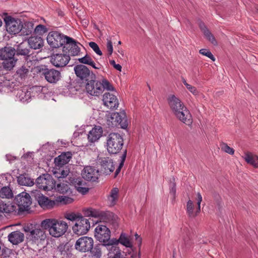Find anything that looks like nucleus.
Listing matches in <instances>:
<instances>
[{
  "mask_svg": "<svg viewBox=\"0 0 258 258\" xmlns=\"http://www.w3.org/2000/svg\"><path fill=\"white\" fill-rule=\"evenodd\" d=\"M41 226L44 229H47L49 234L54 237H59L67 231L68 226L63 221L55 219H46L41 223Z\"/></svg>",
  "mask_w": 258,
  "mask_h": 258,
  "instance_id": "obj_1",
  "label": "nucleus"
},
{
  "mask_svg": "<svg viewBox=\"0 0 258 258\" xmlns=\"http://www.w3.org/2000/svg\"><path fill=\"white\" fill-rule=\"evenodd\" d=\"M14 201L15 203L18 207V210L20 212L28 211L32 203L30 196L25 192H22L17 195Z\"/></svg>",
  "mask_w": 258,
  "mask_h": 258,
  "instance_id": "obj_10",
  "label": "nucleus"
},
{
  "mask_svg": "<svg viewBox=\"0 0 258 258\" xmlns=\"http://www.w3.org/2000/svg\"><path fill=\"white\" fill-rule=\"evenodd\" d=\"M111 118L112 121L115 122V125H116L117 123L120 125V127L122 128L126 129L127 128V120L124 112L112 113L111 115Z\"/></svg>",
  "mask_w": 258,
  "mask_h": 258,
  "instance_id": "obj_25",
  "label": "nucleus"
},
{
  "mask_svg": "<svg viewBox=\"0 0 258 258\" xmlns=\"http://www.w3.org/2000/svg\"><path fill=\"white\" fill-rule=\"evenodd\" d=\"M0 197L2 198L11 199L13 197L12 189L9 186H4L0 190Z\"/></svg>",
  "mask_w": 258,
  "mask_h": 258,
  "instance_id": "obj_43",
  "label": "nucleus"
},
{
  "mask_svg": "<svg viewBox=\"0 0 258 258\" xmlns=\"http://www.w3.org/2000/svg\"><path fill=\"white\" fill-rule=\"evenodd\" d=\"M221 150L230 154L233 155L234 153V150L229 147L227 144L222 143L220 145Z\"/></svg>",
  "mask_w": 258,
  "mask_h": 258,
  "instance_id": "obj_50",
  "label": "nucleus"
},
{
  "mask_svg": "<svg viewBox=\"0 0 258 258\" xmlns=\"http://www.w3.org/2000/svg\"><path fill=\"white\" fill-rule=\"evenodd\" d=\"M15 48L6 46L0 49V59L3 60L2 66L4 70L11 71L16 65L18 60L15 57Z\"/></svg>",
  "mask_w": 258,
  "mask_h": 258,
  "instance_id": "obj_2",
  "label": "nucleus"
},
{
  "mask_svg": "<svg viewBox=\"0 0 258 258\" xmlns=\"http://www.w3.org/2000/svg\"><path fill=\"white\" fill-rule=\"evenodd\" d=\"M72 154L70 152L61 153L54 159L55 163L59 166H62L67 164L72 158Z\"/></svg>",
  "mask_w": 258,
  "mask_h": 258,
  "instance_id": "obj_34",
  "label": "nucleus"
},
{
  "mask_svg": "<svg viewBox=\"0 0 258 258\" xmlns=\"http://www.w3.org/2000/svg\"><path fill=\"white\" fill-rule=\"evenodd\" d=\"M15 50L16 51V56H22L27 63H28L29 62L32 61L30 59L32 54L31 52L32 50L27 43L22 42L16 45L15 48Z\"/></svg>",
  "mask_w": 258,
  "mask_h": 258,
  "instance_id": "obj_15",
  "label": "nucleus"
},
{
  "mask_svg": "<svg viewBox=\"0 0 258 258\" xmlns=\"http://www.w3.org/2000/svg\"><path fill=\"white\" fill-rule=\"evenodd\" d=\"M170 192L172 193L174 196L176 192V188H175V184H173V187L170 189Z\"/></svg>",
  "mask_w": 258,
  "mask_h": 258,
  "instance_id": "obj_62",
  "label": "nucleus"
},
{
  "mask_svg": "<svg viewBox=\"0 0 258 258\" xmlns=\"http://www.w3.org/2000/svg\"><path fill=\"white\" fill-rule=\"evenodd\" d=\"M186 88L194 95H198L199 92L195 87L189 84L188 85H187Z\"/></svg>",
  "mask_w": 258,
  "mask_h": 258,
  "instance_id": "obj_60",
  "label": "nucleus"
},
{
  "mask_svg": "<svg viewBox=\"0 0 258 258\" xmlns=\"http://www.w3.org/2000/svg\"><path fill=\"white\" fill-rule=\"evenodd\" d=\"M83 185H84L83 181L78 180V181H76V183L75 184V187L78 191L84 195L89 191V188L87 187H83Z\"/></svg>",
  "mask_w": 258,
  "mask_h": 258,
  "instance_id": "obj_46",
  "label": "nucleus"
},
{
  "mask_svg": "<svg viewBox=\"0 0 258 258\" xmlns=\"http://www.w3.org/2000/svg\"><path fill=\"white\" fill-rule=\"evenodd\" d=\"M66 37H69L57 31H51L47 36L48 44L52 48H58L66 44Z\"/></svg>",
  "mask_w": 258,
  "mask_h": 258,
  "instance_id": "obj_6",
  "label": "nucleus"
},
{
  "mask_svg": "<svg viewBox=\"0 0 258 258\" xmlns=\"http://www.w3.org/2000/svg\"><path fill=\"white\" fill-rule=\"evenodd\" d=\"M254 13H255L256 14H258V6L254 5V8L252 10Z\"/></svg>",
  "mask_w": 258,
  "mask_h": 258,
  "instance_id": "obj_64",
  "label": "nucleus"
},
{
  "mask_svg": "<svg viewBox=\"0 0 258 258\" xmlns=\"http://www.w3.org/2000/svg\"><path fill=\"white\" fill-rule=\"evenodd\" d=\"M99 170L92 166L84 167L82 172V177L88 181H95L98 179Z\"/></svg>",
  "mask_w": 258,
  "mask_h": 258,
  "instance_id": "obj_24",
  "label": "nucleus"
},
{
  "mask_svg": "<svg viewBox=\"0 0 258 258\" xmlns=\"http://www.w3.org/2000/svg\"><path fill=\"white\" fill-rule=\"evenodd\" d=\"M42 75L47 82L53 84H56L61 77L60 72L54 69L45 68L42 71Z\"/></svg>",
  "mask_w": 258,
  "mask_h": 258,
  "instance_id": "obj_18",
  "label": "nucleus"
},
{
  "mask_svg": "<svg viewBox=\"0 0 258 258\" xmlns=\"http://www.w3.org/2000/svg\"><path fill=\"white\" fill-rule=\"evenodd\" d=\"M119 190L117 187H113L108 196V200L112 205H114L118 198Z\"/></svg>",
  "mask_w": 258,
  "mask_h": 258,
  "instance_id": "obj_41",
  "label": "nucleus"
},
{
  "mask_svg": "<svg viewBox=\"0 0 258 258\" xmlns=\"http://www.w3.org/2000/svg\"><path fill=\"white\" fill-rule=\"evenodd\" d=\"M70 173V170L68 168H63L60 170L59 176H57L58 180L61 181L66 177Z\"/></svg>",
  "mask_w": 258,
  "mask_h": 258,
  "instance_id": "obj_55",
  "label": "nucleus"
},
{
  "mask_svg": "<svg viewBox=\"0 0 258 258\" xmlns=\"http://www.w3.org/2000/svg\"><path fill=\"white\" fill-rule=\"evenodd\" d=\"M36 199L40 206L44 209H51L56 204L54 201L49 200L48 198L41 194H38Z\"/></svg>",
  "mask_w": 258,
  "mask_h": 258,
  "instance_id": "obj_26",
  "label": "nucleus"
},
{
  "mask_svg": "<svg viewBox=\"0 0 258 258\" xmlns=\"http://www.w3.org/2000/svg\"><path fill=\"white\" fill-rule=\"evenodd\" d=\"M82 215L80 214H76L74 213H68L66 215L65 218L71 221H75L77 222V220L79 219V217Z\"/></svg>",
  "mask_w": 258,
  "mask_h": 258,
  "instance_id": "obj_57",
  "label": "nucleus"
},
{
  "mask_svg": "<svg viewBox=\"0 0 258 258\" xmlns=\"http://www.w3.org/2000/svg\"><path fill=\"white\" fill-rule=\"evenodd\" d=\"M102 101L104 105L112 110L117 109L119 105L116 96L109 92L104 94Z\"/></svg>",
  "mask_w": 258,
  "mask_h": 258,
  "instance_id": "obj_23",
  "label": "nucleus"
},
{
  "mask_svg": "<svg viewBox=\"0 0 258 258\" xmlns=\"http://www.w3.org/2000/svg\"><path fill=\"white\" fill-rule=\"evenodd\" d=\"M18 183L21 185L31 186L34 185V180L31 178L28 174L20 175L17 178Z\"/></svg>",
  "mask_w": 258,
  "mask_h": 258,
  "instance_id": "obj_36",
  "label": "nucleus"
},
{
  "mask_svg": "<svg viewBox=\"0 0 258 258\" xmlns=\"http://www.w3.org/2000/svg\"><path fill=\"white\" fill-rule=\"evenodd\" d=\"M118 243H120L126 247H129V237L126 234L122 232L120 234L118 239L116 238L111 239L110 245V248L112 246H117Z\"/></svg>",
  "mask_w": 258,
  "mask_h": 258,
  "instance_id": "obj_31",
  "label": "nucleus"
},
{
  "mask_svg": "<svg viewBox=\"0 0 258 258\" xmlns=\"http://www.w3.org/2000/svg\"><path fill=\"white\" fill-rule=\"evenodd\" d=\"M99 219L103 222H108L114 218V214L109 211H101Z\"/></svg>",
  "mask_w": 258,
  "mask_h": 258,
  "instance_id": "obj_42",
  "label": "nucleus"
},
{
  "mask_svg": "<svg viewBox=\"0 0 258 258\" xmlns=\"http://www.w3.org/2000/svg\"><path fill=\"white\" fill-rule=\"evenodd\" d=\"M9 241L13 245H18L24 240V234L19 230L13 231L8 235Z\"/></svg>",
  "mask_w": 258,
  "mask_h": 258,
  "instance_id": "obj_27",
  "label": "nucleus"
},
{
  "mask_svg": "<svg viewBox=\"0 0 258 258\" xmlns=\"http://www.w3.org/2000/svg\"><path fill=\"white\" fill-rule=\"evenodd\" d=\"M94 245L93 239L88 236L79 238L75 244V249L81 252H91Z\"/></svg>",
  "mask_w": 258,
  "mask_h": 258,
  "instance_id": "obj_11",
  "label": "nucleus"
},
{
  "mask_svg": "<svg viewBox=\"0 0 258 258\" xmlns=\"http://www.w3.org/2000/svg\"><path fill=\"white\" fill-rule=\"evenodd\" d=\"M47 31V28L43 25H38L34 28V33L39 35H42Z\"/></svg>",
  "mask_w": 258,
  "mask_h": 258,
  "instance_id": "obj_48",
  "label": "nucleus"
},
{
  "mask_svg": "<svg viewBox=\"0 0 258 258\" xmlns=\"http://www.w3.org/2000/svg\"><path fill=\"white\" fill-rule=\"evenodd\" d=\"M126 154H127V150H125L123 154L122 155V156L121 157V159L120 163H119V165L118 168L116 169V171L115 172V174H114V177H115L120 172V169L122 167V166H123V165L124 164V162L125 158L126 157Z\"/></svg>",
  "mask_w": 258,
  "mask_h": 258,
  "instance_id": "obj_49",
  "label": "nucleus"
},
{
  "mask_svg": "<svg viewBox=\"0 0 258 258\" xmlns=\"http://www.w3.org/2000/svg\"><path fill=\"white\" fill-rule=\"evenodd\" d=\"M96 76L92 74L91 79L86 82L85 89L87 93L91 96H99L102 93L103 87L101 82L96 80Z\"/></svg>",
  "mask_w": 258,
  "mask_h": 258,
  "instance_id": "obj_8",
  "label": "nucleus"
},
{
  "mask_svg": "<svg viewBox=\"0 0 258 258\" xmlns=\"http://www.w3.org/2000/svg\"><path fill=\"white\" fill-rule=\"evenodd\" d=\"M17 90L16 97L17 99L22 103L28 102L31 97L30 91H28L27 89L25 88L20 90L18 89Z\"/></svg>",
  "mask_w": 258,
  "mask_h": 258,
  "instance_id": "obj_33",
  "label": "nucleus"
},
{
  "mask_svg": "<svg viewBox=\"0 0 258 258\" xmlns=\"http://www.w3.org/2000/svg\"><path fill=\"white\" fill-rule=\"evenodd\" d=\"M5 26L7 32L11 35H15L21 32L23 23L18 18H15L8 14H5L4 17Z\"/></svg>",
  "mask_w": 258,
  "mask_h": 258,
  "instance_id": "obj_4",
  "label": "nucleus"
},
{
  "mask_svg": "<svg viewBox=\"0 0 258 258\" xmlns=\"http://www.w3.org/2000/svg\"><path fill=\"white\" fill-rule=\"evenodd\" d=\"M89 46L94 50V51L98 55L102 56L103 53L101 50L100 49L98 44L94 42H90L89 43Z\"/></svg>",
  "mask_w": 258,
  "mask_h": 258,
  "instance_id": "obj_51",
  "label": "nucleus"
},
{
  "mask_svg": "<svg viewBox=\"0 0 258 258\" xmlns=\"http://www.w3.org/2000/svg\"><path fill=\"white\" fill-rule=\"evenodd\" d=\"M114 68L119 71H121L122 67L119 64H116L115 65H114Z\"/></svg>",
  "mask_w": 258,
  "mask_h": 258,
  "instance_id": "obj_63",
  "label": "nucleus"
},
{
  "mask_svg": "<svg viewBox=\"0 0 258 258\" xmlns=\"http://www.w3.org/2000/svg\"><path fill=\"white\" fill-rule=\"evenodd\" d=\"M167 101L173 114L181 109V108L185 106L180 99L174 95H170L168 96Z\"/></svg>",
  "mask_w": 258,
  "mask_h": 258,
  "instance_id": "obj_22",
  "label": "nucleus"
},
{
  "mask_svg": "<svg viewBox=\"0 0 258 258\" xmlns=\"http://www.w3.org/2000/svg\"><path fill=\"white\" fill-rule=\"evenodd\" d=\"M198 201H197V212H201V203L202 201V197L200 192L197 193Z\"/></svg>",
  "mask_w": 258,
  "mask_h": 258,
  "instance_id": "obj_59",
  "label": "nucleus"
},
{
  "mask_svg": "<svg viewBox=\"0 0 258 258\" xmlns=\"http://www.w3.org/2000/svg\"><path fill=\"white\" fill-rule=\"evenodd\" d=\"M34 31L33 28V24L31 22H26L23 24V28L22 29V32L23 35H29L32 33L33 31Z\"/></svg>",
  "mask_w": 258,
  "mask_h": 258,
  "instance_id": "obj_45",
  "label": "nucleus"
},
{
  "mask_svg": "<svg viewBox=\"0 0 258 258\" xmlns=\"http://www.w3.org/2000/svg\"><path fill=\"white\" fill-rule=\"evenodd\" d=\"M245 162L253 166L254 168H258V156L253 155L250 152L244 153V155L242 156Z\"/></svg>",
  "mask_w": 258,
  "mask_h": 258,
  "instance_id": "obj_35",
  "label": "nucleus"
},
{
  "mask_svg": "<svg viewBox=\"0 0 258 258\" xmlns=\"http://www.w3.org/2000/svg\"><path fill=\"white\" fill-rule=\"evenodd\" d=\"M24 230L26 233L27 241L32 244H38L46 238L45 232L43 230L40 228L33 229L32 225L24 227Z\"/></svg>",
  "mask_w": 258,
  "mask_h": 258,
  "instance_id": "obj_5",
  "label": "nucleus"
},
{
  "mask_svg": "<svg viewBox=\"0 0 258 258\" xmlns=\"http://www.w3.org/2000/svg\"><path fill=\"white\" fill-rule=\"evenodd\" d=\"M94 234L97 240L103 243L104 245L110 246V231L106 225L99 224L95 229Z\"/></svg>",
  "mask_w": 258,
  "mask_h": 258,
  "instance_id": "obj_7",
  "label": "nucleus"
},
{
  "mask_svg": "<svg viewBox=\"0 0 258 258\" xmlns=\"http://www.w3.org/2000/svg\"><path fill=\"white\" fill-rule=\"evenodd\" d=\"M64 182V180L61 181L58 180L57 183L56 182L55 186L54 188L55 190L61 194H66L70 189L69 185Z\"/></svg>",
  "mask_w": 258,
  "mask_h": 258,
  "instance_id": "obj_38",
  "label": "nucleus"
},
{
  "mask_svg": "<svg viewBox=\"0 0 258 258\" xmlns=\"http://www.w3.org/2000/svg\"><path fill=\"white\" fill-rule=\"evenodd\" d=\"M135 241L134 242L133 238L130 237V249L133 251V253H131L130 251V255L132 257L140 258V250L142 244V238L136 233L135 234Z\"/></svg>",
  "mask_w": 258,
  "mask_h": 258,
  "instance_id": "obj_21",
  "label": "nucleus"
},
{
  "mask_svg": "<svg viewBox=\"0 0 258 258\" xmlns=\"http://www.w3.org/2000/svg\"><path fill=\"white\" fill-rule=\"evenodd\" d=\"M199 52L200 54L206 56L208 57L211 59L213 61L215 60V58L214 57V55L212 54V53L211 52L210 50L207 49H201L200 50Z\"/></svg>",
  "mask_w": 258,
  "mask_h": 258,
  "instance_id": "obj_56",
  "label": "nucleus"
},
{
  "mask_svg": "<svg viewBox=\"0 0 258 258\" xmlns=\"http://www.w3.org/2000/svg\"><path fill=\"white\" fill-rule=\"evenodd\" d=\"M36 184L38 188L44 190H51L55 186L56 181L49 174H43L36 180Z\"/></svg>",
  "mask_w": 258,
  "mask_h": 258,
  "instance_id": "obj_9",
  "label": "nucleus"
},
{
  "mask_svg": "<svg viewBox=\"0 0 258 258\" xmlns=\"http://www.w3.org/2000/svg\"><path fill=\"white\" fill-rule=\"evenodd\" d=\"M102 127L99 125H95L89 132L88 135V139L90 142L94 143L100 139L102 136Z\"/></svg>",
  "mask_w": 258,
  "mask_h": 258,
  "instance_id": "obj_28",
  "label": "nucleus"
},
{
  "mask_svg": "<svg viewBox=\"0 0 258 258\" xmlns=\"http://www.w3.org/2000/svg\"><path fill=\"white\" fill-rule=\"evenodd\" d=\"M1 213L9 214L13 212H16L17 207L11 203L4 204L3 203L0 205Z\"/></svg>",
  "mask_w": 258,
  "mask_h": 258,
  "instance_id": "obj_39",
  "label": "nucleus"
},
{
  "mask_svg": "<svg viewBox=\"0 0 258 258\" xmlns=\"http://www.w3.org/2000/svg\"><path fill=\"white\" fill-rule=\"evenodd\" d=\"M106 47L108 53V55L110 56L113 52L112 43L111 40L107 39Z\"/></svg>",
  "mask_w": 258,
  "mask_h": 258,
  "instance_id": "obj_58",
  "label": "nucleus"
},
{
  "mask_svg": "<svg viewBox=\"0 0 258 258\" xmlns=\"http://www.w3.org/2000/svg\"><path fill=\"white\" fill-rule=\"evenodd\" d=\"M78 60L79 62L81 63V64H87L91 66L95 69L99 70L102 67L101 64L99 62L96 63L91 57L88 54H86L82 57L79 58Z\"/></svg>",
  "mask_w": 258,
  "mask_h": 258,
  "instance_id": "obj_32",
  "label": "nucleus"
},
{
  "mask_svg": "<svg viewBox=\"0 0 258 258\" xmlns=\"http://www.w3.org/2000/svg\"><path fill=\"white\" fill-rule=\"evenodd\" d=\"M72 249V245L70 242L60 243L54 251L53 258H70Z\"/></svg>",
  "mask_w": 258,
  "mask_h": 258,
  "instance_id": "obj_12",
  "label": "nucleus"
},
{
  "mask_svg": "<svg viewBox=\"0 0 258 258\" xmlns=\"http://www.w3.org/2000/svg\"><path fill=\"white\" fill-rule=\"evenodd\" d=\"M204 34L205 36L206 37V38L209 41H210L214 45L216 46V45H218L217 41H216L214 35L211 33L210 30Z\"/></svg>",
  "mask_w": 258,
  "mask_h": 258,
  "instance_id": "obj_54",
  "label": "nucleus"
},
{
  "mask_svg": "<svg viewBox=\"0 0 258 258\" xmlns=\"http://www.w3.org/2000/svg\"><path fill=\"white\" fill-rule=\"evenodd\" d=\"M173 115L177 119L187 125H190L192 123L191 114L185 106Z\"/></svg>",
  "mask_w": 258,
  "mask_h": 258,
  "instance_id": "obj_20",
  "label": "nucleus"
},
{
  "mask_svg": "<svg viewBox=\"0 0 258 258\" xmlns=\"http://www.w3.org/2000/svg\"><path fill=\"white\" fill-rule=\"evenodd\" d=\"M124 144L122 136L117 133H110L106 138V147L110 154H116L122 149Z\"/></svg>",
  "mask_w": 258,
  "mask_h": 258,
  "instance_id": "obj_3",
  "label": "nucleus"
},
{
  "mask_svg": "<svg viewBox=\"0 0 258 258\" xmlns=\"http://www.w3.org/2000/svg\"><path fill=\"white\" fill-rule=\"evenodd\" d=\"M74 71L79 81L86 83L91 79L92 74L88 68L84 64H77L74 67Z\"/></svg>",
  "mask_w": 258,
  "mask_h": 258,
  "instance_id": "obj_14",
  "label": "nucleus"
},
{
  "mask_svg": "<svg viewBox=\"0 0 258 258\" xmlns=\"http://www.w3.org/2000/svg\"><path fill=\"white\" fill-rule=\"evenodd\" d=\"M101 211L100 210L95 209L92 208L85 209L83 210V212L85 216L99 218Z\"/></svg>",
  "mask_w": 258,
  "mask_h": 258,
  "instance_id": "obj_40",
  "label": "nucleus"
},
{
  "mask_svg": "<svg viewBox=\"0 0 258 258\" xmlns=\"http://www.w3.org/2000/svg\"><path fill=\"white\" fill-rule=\"evenodd\" d=\"M18 83L5 80L0 84V90L2 92L9 93L18 89Z\"/></svg>",
  "mask_w": 258,
  "mask_h": 258,
  "instance_id": "obj_29",
  "label": "nucleus"
},
{
  "mask_svg": "<svg viewBox=\"0 0 258 258\" xmlns=\"http://www.w3.org/2000/svg\"><path fill=\"white\" fill-rule=\"evenodd\" d=\"M66 39L67 41L66 45L63 47V51L66 53L68 52L69 55H78L80 52V48L77 44L80 43L71 37H66Z\"/></svg>",
  "mask_w": 258,
  "mask_h": 258,
  "instance_id": "obj_17",
  "label": "nucleus"
},
{
  "mask_svg": "<svg viewBox=\"0 0 258 258\" xmlns=\"http://www.w3.org/2000/svg\"><path fill=\"white\" fill-rule=\"evenodd\" d=\"M29 73V70L25 66H22L17 70L16 75L21 80H24L27 77Z\"/></svg>",
  "mask_w": 258,
  "mask_h": 258,
  "instance_id": "obj_44",
  "label": "nucleus"
},
{
  "mask_svg": "<svg viewBox=\"0 0 258 258\" xmlns=\"http://www.w3.org/2000/svg\"><path fill=\"white\" fill-rule=\"evenodd\" d=\"M101 84L103 87L102 92L104 91V89H106L107 90H113L114 89V88L110 83V82L105 79H102V82H101Z\"/></svg>",
  "mask_w": 258,
  "mask_h": 258,
  "instance_id": "obj_52",
  "label": "nucleus"
},
{
  "mask_svg": "<svg viewBox=\"0 0 258 258\" xmlns=\"http://www.w3.org/2000/svg\"><path fill=\"white\" fill-rule=\"evenodd\" d=\"M57 199L58 200L56 201V202H60L63 204H70L73 202L72 198L66 196H59Z\"/></svg>",
  "mask_w": 258,
  "mask_h": 258,
  "instance_id": "obj_53",
  "label": "nucleus"
},
{
  "mask_svg": "<svg viewBox=\"0 0 258 258\" xmlns=\"http://www.w3.org/2000/svg\"><path fill=\"white\" fill-rule=\"evenodd\" d=\"M90 228V224L89 220L81 216L77 220L72 229L75 234L81 235L86 234Z\"/></svg>",
  "mask_w": 258,
  "mask_h": 258,
  "instance_id": "obj_13",
  "label": "nucleus"
},
{
  "mask_svg": "<svg viewBox=\"0 0 258 258\" xmlns=\"http://www.w3.org/2000/svg\"><path fill=\"white\" fill-rule=\"evenodd\" d=\"M98 162L100 165V172L102 174H110L115 169L112 160L109 157H100Z\"/></svg>",
  "mask_w": 258,
  "mask_h": 258,
  "instance_id": "obj_16",
  "label": "nucleus"
},
{
  "mask_svg": "<svg viewBox=\"0 0 258 258\" xmlns=\"http://www.w3.org/2000/svg\"><path fill=\"white\" fill-rule=\"evenodd\" d=\"M15 256L13 251L7 247H4L2 250V258H12Z\"/></svg>",
  "mask_w": 258,
  "mask_h": 258,
  "instance_id": "obj_47",
  "label": "nucleus"
},
{
  "mask_svg": "<svg viewBox=\"0 0 258 258\" xmlns=\"http://www.w3.org/2000/svg\"><path fill=\"white\" fill-rule=\"evenodd\" d=\"M27 44L31 49H39L43 45V40L41 37L31 36L28 39Z\"/></svg>",
  "mask_w": 258,
  "mask_h": 258,
  "instance_id": "obj_30",
  "label": "nucleus"
},
{
  "mask_svg": "<svg viewBox=\"0 0 258 258\" xmlns=\"http://www.w3.org/2000/svg\"><path fill=\"white\" fill-rule=\"evenodd\" d=\"M70 60L69 55L56 53L51 56L50 62L56 68H62L67 66Z\"/></svg>",
  "mask_w": 258,
  "mask_h": 258,
  "instance_id": "obj_19",
  "label": "nucleus"
},
{
  "mask_svg": "<svg viewBox=\"0 0 258 258\" xmlns=\"http://www.w3.org/2000/svg\"><path fill=\"white\" fill-rule=\"evenodd\" d=\"M186 212L188 216L191 218L196 217L200 213L197 212V207L195 210L194 203L191 200H188L187 202Z\"/></svg>",
  "mask_w": 258,
  "mask_h": 258,
  "instance_id": "obj_37",
  "label": "nucleus"
},
{
  "mask_svg": "<svg viewBox=\"0 0 258 258\" xmlns=\"http://www.w3.org/2000/svg\"><path fill=\"white\" fill-rule=\"evenodd\" d=\"M199 27L204 34L209 31V30L207 28L205 24L203 22L200 23Z\"/></svg>",
  "mask_w": 258,
  "mask_h": 258,
  "instance_id": "obj_61",
  "label": "nucleus"
}]
</instances>
